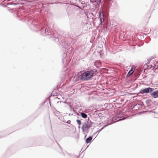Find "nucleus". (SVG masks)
I'll return each mask as SVG.
<instances>
[{
  "label": "nucleus",
  "mask_w": 158,
  "mask_h": 158,
  "mask_svg": "<svg viewBox=\"0 0 158 158\" xmlns=\"http://www.w3.org/2000/svg\"><path fill=\"white\" fill-rule=\"evenodd\" d=\"M154 89L150 87L145 88L144 89H141L140 90V92L138 94H147L150 92H151L154 90Z\"/></svg>",
  "instance_id": "7ed1b4c3"
},
{
  "label": "nucleus",
  "mask_w": 158,
  "mask_h": 158,
  "mask_svg": "<svg viewBox=\"0 0 158 158\" xmlns=\"http://www.w3.org/2000/svg\"><path fill=\"white\" fill-rule=\"evenodd\" d=\"M86 135H85V138L86 137Z\"/></svg>",
  "instance_id": "6ab92c4d"
},
{
  "label": "nucleus",
  "mask_w": 158,
  "mask_h": 158,
  "mask_svg": "<svg viewBox=\"0 0 158 158\" xmlns=\"http://www.w3.org/2000/svg\"><path fill=\"white\" fill-rule=\"evenodd\" d=\"M94 71L93 70L87 71L79 75L78 78L80 80L83 81L89 80L94 76Z\"/></svg>",
  "instance_id": "f257e3e1"
},
{
  "label": "nucleus",
  "mask_w": 158,
  "mask_h": 158,
  "mask_svg": "<svg viewBox=\"0 0 158 158\" xmlns=\"http://www.w3.org/2000/svg\"><path fill=\"white\" fill-rule=\"evenodd\" d=\"M148 112H153L152 110L149 111Z\"/></svg>",
  "instance_id": "f3484780"
},
{
  "label": "nucleus",
  "mask_w": 158,
  "mask_h": 158,
  "mask_svg": "<svg viewBox=\"0 0 158 158\" xmlns=\"http://www.w3.org/2000/svg\"><path fill=\"white\" fill-rule=\"evenodd\" d=\"M81 115L82 117L83 118H85L87 117V115L86 114H85L83 112L81 113Z\"/></svg>",
  "instance_id": "ddd939ff"
},
{
  "label": "nucleus",
  "mask_w": 158,
  "mask_h": 158,
  "mask_svg": "<svg viewBox=\"0 0 158 158\" xmlns=\"http://www.w3.org/2000/svg\"><path fill=\"white\" fill-rule=\"evenodd\" d=\"M40 31L42 35L45 36L46 35H49V33H51V31L50 27H48V28H46L45 29V33H42V31H44V29L43 28L41 29L40 30Z\"/></svg>",
  "instance_id": "20e7f679"
},
{
  "label": "nucleus",
  "mask_w": 158,
  "mask_h": 158,
  "mask_svg": "<svg viewBox=\"0 0 158 158\" xmlns=\"http://www.w3.org/2000/svg\"><path fill=\"white\" fill-rule=\"evenodd\" d=\"M99 18L100 19V20L101 21V24H102V23L104 21V18L103 17V15H101V14L99 15Z\"/></svg>",
  "instance_id": "9d476101"
},
{
  "label": "nucleus",
  "mask_w": 158,
  "mask_h": 158,
  "mask_svg": "<svg viewBox=\"0 0 158 158\" xmlns=\"http://www.w3.org/2000/svg\"><path fill=\"white\" fill-rule=\"evenodd\" d=\"M92 136H89V137L86 139L85 142L87 143H89L92 140Z\"/></svg>",
  "instance_id": "9b49d317"
},
{
  "label": "nucleus",
  "mask_w": 158,
  "mask_h": 158,
  "mask_svg": "<svg viewBox=\"0 0 158 158\" xmlns=\"http://www.w3.org/2000/svg\"><path fill=\"white\" fill-rule=\"evenodd\" d=\"M101 0H90V2L92 3L96 2V4L98 5L101 2Z\"/></svg>",
  "instance_id": "1a4fd4ad"
},
{
  "label": "nucleus",
  "mask_w": 158,
  "mask_h": 158,
  "mask_svg": "<svg viewBox=\"0 0 158 158\" xmlns=\"http://www.w3.org/2000/svg\"><path fill=\"white\" fill-rule=\"evenodd\" d=\"M152 66H151V67H150V68H152Z\"/></svg>",
  "instance_id": "aec40b11"
},
{
  "label": "nucleus",
  "mask_w": 158,
  "mask_h": 158,
  "mask_svg": "<svg viewBox=\"0 0 158 158\" xmlns=\"http://www.w3.org/2000/svg\"><path fill=\"white\" fill-rule=\"evenodd\" d=\"M89 122L87 121V123H83V125L81 127V129L83 132H84L88 131L89 128L91 126V125L89 123H92L90 120L89 121Z\"/></svg>",
  "instance_id": "f03ea898"
},
{
  "label": "nucleus",
  "mask_w": 158,
  "mask_h": 158,
  "mask_svg": "<svg viewBox=\"0 0 158 158\" xmlns=\"http://www.w3.org/2000/svg\"><path fill=\"white\" fill-rule=\"evenodd\" d=\"M152 67H153V68H154L155 67H153V66H152Z\"/></svg>",
  "instance_id": "412c9836"
},
{
  "label": "nucleus",
  "mask_w": 158,
  "mask_h": 158,
  "mask_svg": "<svg viewBox=\"0 0 158 158\" xmlns=\"http://www.w3.org/2000/svg\"><path fill=\"white\" fill-rule=\"evenodd\" d=\"M89 118H88V121H89Z\"/></svg>",
  "instance_id": "5701e85b"
},
{
  "label": "nucleus",
  "mask_w": 158,
  "mask_h": 158,
  "mask_svg": "<svg viewBox=\"0 0 158 158\" xmlns=\"http://www.w3.org/2000/svg\"><path fill=\"white\" fill-rule=\"evenodd\" d=\"M36 28H38V26H36Z\"/></svg>",
  "instance_id": "a211bd4d"
},
{
  "label": "nucleus",
  "mask_w": 158,
  "mask_h": 158,
  "mask_svg": "<svg viewBox=\"0 0 158 158\" xmlns=\"http://www.w3.org/2000/svg\"><path fill=\"white\" fill-rule=\"evenodd\" d=\"M70 122H71V121L70 120H68V121L67 123H70Z\"/></svg>",
  "instance_id": "dca6fc26"
},
{
  "label": "nucleus",
  "mask_w": 158,
  "mask_h": 158,
  "mask_svg": "<svg viewBox=\"0 0 158 158\" xmlns=\"http://www.w3.org/2000/svg\"><path fill=\"white\" fill-rule=\"evenodd\" d=\"M76 121L77 122V124L79 125H80L81 124V121L79 120V119H77L76 120Z\"/></svg>",
  "instance_id": "4468645a"
},
{
  "label": "nucleus",
  "mask_w": 158,
  "mask_h": 158,
  "mask_svg": "<svg viewBox=\"0 0 158 158\" xmlns=\"http://www.w3.org/2000/svg\"><path fill=\"white\" fill-rule=\"evenodd\" d=\"M134 71H133V70L132 69H131V70L129 71L128 73H127V77H129L133 72Z\"/></svg>",
  "instance_id": "f8f14e48"
},
{
  "label": "nucleus",
  "mask_w": 158,
  "mask_h": 158,
  "mask_svg": "<svg viewBox=\"0 0 158 158\" xmlns=\"http://www.w3.org/2000/svg\"><path fill=\"white\" fill-rule=\"evenodd\" d=\"M121 115L122 114L121 113H119L115 115L114 118H115V120H117L116 122L124 120L126 118H125L123 117H122Z\"/></svg>",
  "instance_id": "39448f33"
},
{
  "label": "nucleus",
  "mask_w": 158,
  "mask_h": 158,
  "mask_svg": "<svg viewBox=\"0 0 158 158\" xmlns=\"http://www.w3.org/2000/svg\"><path fill=\"white\" fill-rule=\"evenodd\" d=\"M108 125V124H107L106 125H105V126H104V127L101 129L100 130H99L98 131H99V132H100L104 128L106 127V126H107Z\"/></svg>",
  "instance_id": "2eb2a0df"
},
{
  "label": "nucleus",
  "mask_w": 158,
  "mask_h": 158,
  "mask_svg": "<svg viewBox=\"0 0 158 158\" xmlns=\"http://www.w3.org/2000/svg\"><path fill=\"white\" fill-rule=\"evenodd\" d=\"M151 96L154 98H156L158 97V91H156L153 92L151 94Z\"/></svg>",
  "instance_id": "0eeeda50"
},
{
  "label": "nucleus",
  "mask_w": 158,
  "mask_h": 158,
  "mask_svg": "<svg viewBox=\"0 0 158 158\" xmlns=\"http://www.w3.org/2000/svg\"><path fill=\"white\" fill-rule=\"evenodd\" d=\"M52 37L55 41L56 42L58 41L59 40V39L58 38V36L57 35H55L54 34L52 35Z\"/></svg>",
  "instance_id": "6e6552de"
},
{
  "label": "nucleus",
  "mask_w": 158,
  "mask_h": 158,
  "mask_svg": "<svg viewBox=\"0 0 158 158\" xmlns=\"http://www.w3.org/2000/svg\"><path fill=\"white\" fill-rule=\"evenodd\" d=\"M70 115V114H69V115Z\"/></svg>",
  "instance_id": "4be33fe9"
},
{
  "label": "nucleus",
  "mask_w": 158,
  "mask_h": 158,
  "mask_svg": "<svg viewBox=\"0 0 158 158\" xmlns=\"http://www.w3.org/2000/svg\"><path fill=\"white\" fill-rule=\"evenodd\" d=\"M70 59L68 57H66L63 59V63L65 65L67 64L69 62Z\"/></svg>",
  "instance_id": "423d86ee"
}]
</instances>
